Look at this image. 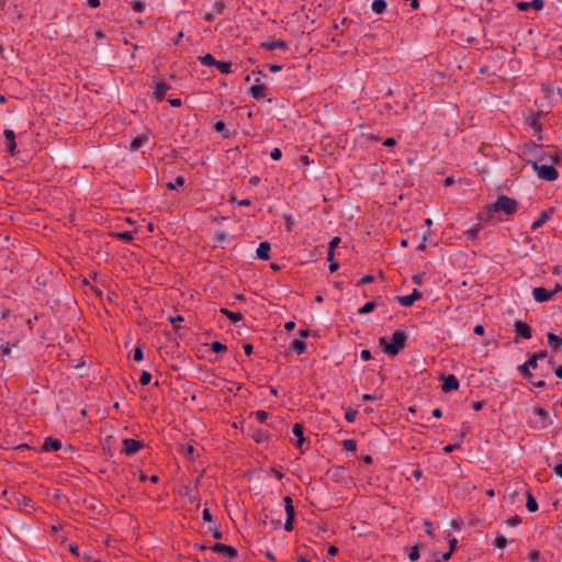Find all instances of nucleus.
<instances>
[{"label":"nucleus","mask_w":562,"mask_h":562,"mask_svg":"<svg viewBox=\"0 0 562 562\" xmlns=\"http://www.w3.org/2000/svg\"><path fill=\"white\" fill-rule=\"evenodd\" d=\"M518 209L517 200L507 195H499L494 203L487 204L476 215L480 221H490L492 214L496 212H504L506 215H513Z\"/></svg>","instance_id":"1"},{"label":"nucleus","mask_w":562,"mask_h":562,"mask_svg":"<svg viewBox=\"0 0 562 562\" xmlns=\"http://www.w3.org/2000/svg\"><path fill=\"white\" fill-rule=\"evenodd\" d=\"M407 336L402 330H396L393 333L391 342L386 341L385 337L380 338V345L384 346V351L390 356H396L400 350L405 347Z\"/></svg>","instance_id":"2"},{"label":"nucleus","mask_w":562,"mask_h":562,"mask_svg":"<svg viewBox=\"0 0 562 562\" xmlns=\"http://www.w3.org/2000/svg\"><path fill=\"white\" fill-rule=\"evenodd\" d=\"M533 171L543 181H554L558 179L559 173L552 165H539L538 161L528 160Z\"/></svg>","instance_id":"3"},{"label":"nucleus","mask_w":562,"mask_h":562,"mask_svg":"<svg viewBox=\"0 0 562 562\" xmlns=\"http://www.w3.org/2000/svg\"><path fill=\"white\" fill-rule=\"evenodd\" d=\"M283 503H284V509L286 513V520L284 524V529L286 531H291V530H293V521H294V516H295V510H294V506L292 503V498L290 496H285V497H283Z\"/></svg>","instance_id":"4"},{"label":"nucleus","mask_w":562,"mask_h":562,"mask_svg":"<svg viewBox=\"0 0 562 562\" xmlns=\"http://www.w3.org/2000/svg\"><path fill=\"white\" fill-rule=\"evenodd\" d=\"M122 451L131 456L139 451L144 447V442L142 440L126 438L122 441Z\"/></svg>","instance_id":"5"},{"label":"nucleus","mask_w":562,"mask_h":562,"mask_svg":"<svg viewBox=\"0 0 562 562\" xmlns=\"http://www.w3.org/2000/svg\"><path fill=\"white\" fill-rule=\"evenodd\" d=\"M346 469L344 467H339V465H333L330 467L327 471H326V476L327 479H329L330 481H334V482H337V483H340L342 481H345L346 479Z\"/></svg>","instance_id":"6"},{"label":"nucleus","mask_w":562,"mask_h":562,"mask_svg":"<svg viewBox=\"0 0 562 562\" xmlns=\"http://www.w3.org/2000/svg\"><path fill=\"white\" fill-rule=\"evenodd\" d=\"M514 329L517 337H521L524 339H530L532 337V330L530 326L520 319L515 321Z\"/></svg>","instance_id":"7"},{"label":"nucleus","mask_w":562,"mask_h":562,"mask_svg":"<svg viewBox=\"0 0 562 562\" xmlns=\"http://www.w3.org/2000/svg\"><path fill=\"white\" fill-rule=\"evenodd\" d=\"M420 297H422V293L417 289H414L412 294L398 295L396 299L402 306L408 307V306H412L414 304V302L419 300Z\"/></svg>","instance_id":"8"},{"label":"nucleus","mask_w":562,"mask_h":562,"mask_svg":"<svg viewBox=\"0 0 562 562\" xmlns=\"http://www.w3.org/2000/svg\"><path fill=\"white\" fill-rule=\"evenodd\" d=\"M555 293L557 290L549 291L544 288H535L532 291L533 299L540 303L550 300Z\"/></svg>","instance_id":"9"},{"label":"nucleus","mask_w":562,"mask_h":562,"mask_svg":"<svg viewBox=\"0 0 562 562\" xmlns=\"http://www.w3.org/2000/svg\"><path fill=\"white\" fill-rule=\"evenodd\" d=\"M211 550L221 554H227L231 559H234L237 557V551L234 547L223 544V543H216L211 547Z\"/></svg>","instance_id":"10"},{"label":"nucleus","mask_w":562,"mask_h":562,"mask_svg":"<svg viewBox=\"0 0 562 562\" xmlns=\"http://www.w3.org/2000/svg\"><path fill=\"white\" fill-rule=\"evenodd\" d=\"M3 135L5 138L7 151L10 153L11 155H14L16 149L14 132L12 130L7 128L3 131Z\"/></svg>","instance_id":"11"},{"label":"nucleus","mask_w":562,"mask_h":562,"mask_svg":"<svg viewBox=\"0 0 562 562\" xmlns=\"http://www.w3.org/2000/svg\"><path fill=\"white\" fill-rule=\"evenodd\" d=\"M248 93L254 98V99H262L266 97V86L260 83V80L257 79L256 80V83L252 85L249 90H248Z\"/></svg>","instance_id":"12"},{"label":"nucleus","mask_w":562,"mask_h":562,"mask_svg":"<svg viewBox=\"0 0 562 562\" xmlns=\"http://www.w3.org/2000/svg\"><path fill=\"white\" fill-rule=\"evenodd\" d=\"M459 385L458 379L453 374H450L443 378L441 389L443 392H451L458 390Z\"/></svg>","instance_id":"13"},{"label":"nucleus","mask_w":562,"mask_h":562,"mask_svg":"<svg viewBox=\"0 0 562 562\" xmlns=\"http://www.w3.org/2000/svg\"><path fill=\"white\" fill-rule=\"evenodd\" d=\"M61 448H63V443L60 440L53 438V437H47L44 440L41 449H42V451H58Z\"/></svg>","instance_id":"14"},{"label":"nucleus","mask_w":562,"mask_h":562,"mask_svg":"<svg viewBox=\"0 0 562 562\" xmlns=\"http://www.w3.org/2000/svg\"><path fill=\"white\" fill-rule=\"evenodd\" d=\"M170 89V87L165 83V82H157L155 85V90H154V98L156 99V101H161L167 91Z\"/></svg>","instance_id":"15"},{"label":"nucleus","mask_w":562,"mask_h":562,"mask_svg":"<svg viewBox=\"0 0 562 562\" xmlns=\"http://www.w3.org/2000/svg\"><path fill=\"white\" fill-rule=\"evenodd\" d=\"M487 221H480L473 225L471 228H469L467 232H465V235H467V238L468 239H474L476 237V235L479 234V232H481L482 229H484L486 227V223Z\"/></svg>","instance_id":"16"},{"label":"nucleus","mask_w":562,"mask_h":562,"mask_svg":"<svg viewBox=\"0 0 562 562\" xmlns=\"http://www.w3.org/2000/svg\"><path fill=\"white\" fill-rule=\"evenodd\" d=\"M270 249L271 246L268 241L260 243L256 251L257 257L262 260L269 259Z\"/></svg>","instance_id":"17"},{"label":"nucleus","mask_w":562,"mask_h":562,"mask_svg":"<svg viewBox=\"0 0 562 562\" xmlns=\"http://www.w3.org/2000/svg\"><path fill=\"white\" fill-rule=\"evenodd\" d=\"M290 350L294 351L297 355H302L306 350V342L303 341L302 339L295 338L292 340L290 345Z\"/></svg>","instance_id":"18"},{"label":"nucleus","mask_w":562,"mask_h":562,"mask_svg":"<svg viewBox=\"0 0 562 562\" xmlns=\"http://www.w3.org/2000/svg\"><path fill=\"white\" fill-rule=\"evenodd\" d=\"M551 213H552V210L541 212L539 217L532 223L531 228L532 229L540 228L548 221Z\"/></svg>","instance_id":"19"},{"label":"nucleus","mask_w":562,"mask_h":562,"mask_svg":"<svg viewBox=\"0 0 562 562\" xmlns=\"http://www.w3.org/2000/svg\"><path fill=\"white\" fill-rule=\"evenodd\" d=\"M261 46L269 50H273L276 48L285 49L288 47V44L284 41L278 40V41H272V42H265L261 44Z\"/></svg>","instance_id":"20"},{"label":"nucleus","mask_w":562,"mask_h":562,"mask_svg":"<svg viewBox=\"0 0 562 562\" xmlns=\"http://www.w3.org/2000/svg\"><path fill=\"white\" fill-rule=\"evenodd\" d=\"M220 313L225 315L233 323H237V322L243 319V315L240 313L232 312V311H229V310H227L225 307H222L220 310Z\"/></svg>","instance_id":"21"},{"label":"nucleus","mask_w":562,"mask_h":562,"mask_svg":"<svg viewBox=\"0 0 562 562\" xmlns=\"http://www.w3.org/2000/svg\"><path fill=\"white\" fill-rule=\"evenodd\" d=\"M386 1L385 0H374L371 4V9L375 14H382L386 10Z\"/></svg>","instance_id":"22"},{"label":"nucleus","mask_w":562,"mask_h":562,"mask_svg":"<svg viewBox=\"0 0 562 562\" xmlns=\"http://www.w3.org/2000/svg\"><path fill=\"white\" fill-rule=\"evenodd\" d=\"M548 342L551 347H553L555 350H558L562 346V338L554 335L553 333H548Z\"/></svg>","instance_id":"23"},{"label":"nucleus","mask_w":562,"mask_h":562,"mask_svg":"<svg viewBox=\"0 0 562 562\" xmlns=\"http://www.w3.org/2000/svg\"><path fill=\"white\" fill-rule=\"evenodd\" d=\"M517 370L519 373L528 381L532 382L533 374L530 370V367H528L525 362L520 366H518Z\"/></svg>","instance_id":"24"},{"label":"nucleus","mask_w":562,"mask_h":562,"mask_svg":"<svg viewBox=\"0 0 562 562\" xmlns=\"http://www.w3.org/2000/svg\"><path fill=\"white\" fill-rule=\"evenodd\" d=\"M526 507L529 512L535 513L538 510V504L532 494L528 491L527 492V503Z\"/></svg>","instance_id":"25"},{"label":"nucleus","mask_w":562,"mask_h":562,"mask_svg":"<svg viewBox=\"0 0 562 562\" xmlns=\"http://www.w3.org/2000/svg\"><path fill=\"white\" fill-rule=\"evenodd\" d=\"M184 177L178 176L172 182L166 184L168 190H177L184 184Z\"/></svg>","instance_id":"26"},{"label":"nucleus","mask_w":562,"mask_h":562,"mask_svg":"<svg viewBox=\"0 0 562 562\" xmlns=\"http://www.w3.org/2000/svg\"><path fill=\"white\" fill-rule=\"evenodd\" d=\"M148 140V137L146 135H140V136H137L135 137L132 143H131V148L133 150H138L142 145Z\"/></svg>","instance_id":"27"},{"label":"nucleus","mask_w":562,"mask_h":562,"mask_svg":"<svg viewBox=\"0 0 562 562\" xmlns=\"http://www.w3.org/2000/svg\"><path fill=\"white\" fill-rule=\"evenodd\" d=\"M340 243V238L338 236L334 237L330 243H329V247H328V251H327V260H330V258L334 257V251H335V248L337 247V245Z\"/></svg>","instance_id":"28"},{"label":"nucleus","mask_w":562,"mask_h":562,"mask_svg":"<svg viewBox=\"0 0 562 562\" xmlns=\"http://www.w3.org/2000/svg\"><path fill=\"white\" fill-rule=\"evenodd\" d=\"M215 66L222 74H229L232 71V64L229 61H216Z\"/></svg>","instance_id":"29"},{"label":"nucleus","mask_w":562,"mask_h":562,"mask_svg":"<svg viewBox=\"0 0 562 562\" xmlns=\"http://www.w3.org/2000/svg\"><path fill=\"white\" fill-rule=\"evenodd\" d=\"M210 348L215 353L225 352L227 350V347L224 344L216 340L211 342Z\"/></svg>","instance_id":"30"},{"label":"nucleus","mask_w":562,"mask_h":562,"mask_svg":"<svg viewBox=\"0 0 562 562\" xmlns=\"http://www.w3.org/2000/svg\"><path fill=\"white\" fill-rule=\"evenodd\" d=\"M342 448L346 451L355 452L357 450V442L353 439H346L342 441Z\"/></svg>","instance_id":"31"},{"label":"nucleus","mask_w":562,"mask_h":562,"mask_svg":"<svg viewBox=\"0 0 562 562\" xmlns=\"http://www.w3.org/2000/svg\"><path fill=\"white\" fill-rule=\"evenodd\" d=\"M199 60L201 61V64H203L205 66H215V64H216L215 58L211 54H205L203 56H200Z\"/></svg>","instance_id":"32"},{"label":"nucleus","mask_w":562,"mask_h":562,"mask_svg":"<svg viewBox=\"0 0 562 562\" xmlns=\"http://www.w3.org/2000/svg\"><path fill=\"white\" fill-rule=\"evenodd\" d=\"M375 306H376L375 302L374 301H370V302L366 303L363 306H361L358 310V313L359 314L370 313V312H372L375 308Z\"/></svg>","instance_id":"33"},{"label":"nucleus","mask_w":562,"mask_h":562,"mask_svg":"<svg viewBox=\"0 0 562 562\" xmlns=\"http://www.w3.org/2000/svg\"><path fill=\"white\" fill-rule=\"evenodd\" d=\"M494 546L498 549H504L507 546V540L503 535H497L494 539Z\"/></svg>","instance_id":"34"},{"label":"nucleus","mask_w":562,"mask_h":562,"mask_svg":"<svg viewBox=\"0 0 562 562\" xmlns=\"http://www.w3.org/2000/svg\"><path fill=\"white\" fill-rule=\"evenodd\" d=\"M224 9H225V3H224V1H223V0H216V1H215V3H214V5H213L212 11H213L216 15H218V14H222V13H223Z\"/></svg>","instance_id":"35"},{"label":"nucleus","mask_w":562,"mask_h":562,"mask_svg":"<svg viewBox=\"0 0 562 562\" xmlns=\"http://www.w3.org/2000/svg\"><path fill=\"white\" fill-rule=\"evenodd\" d=\"M143 358H144L143 347L142 346H137L134 349L133 360L136 361V362H139V361L143 360Z\"/></svg>","instance_id":"36"},{"label":"nucleus","mask_w":562,"mask_h":562,"mask_svg":"<svg viewBox=\"0 0 562 562\" xmlns=\"http://www.w3.org/2000/svg\"><path fill=\"white\" fill-rule=\"evenodd\" d=\"M115 237L121 239V240H124V241H131L133 240V234L131 232H121V233H116L115 234Z\"/></svg>","instance_id":"37"},{"label":"nucleus","mask_w":562,"mask_h":562,"mask_svg":"<svg viewBox=\"0 0 562 562\" xmlns=\"http://www.w3.org/2000/svg\"><path fill=\"white\" fill-rule=\"evenodd\" d=\"M254 415H255L256 419H257L259 423H265V422L268 419V416H269V415H268V413H267L266 411H261V409L256 411V412L254 413Z\"/></svg>","instance_id":"38"},{"label":"nucleus","mask_w":562,"mask_h":562,"mask_svg":"<svg viewBox=\"0 0 562 562\" xmlns=\"http://www.w3.org/2000/svg\"><path fill=\"white\" fill-rule=\"evenodd\" d=\"M357 414H358V412H357L356 409H351V408H349V409L345 413V419H346L348 423H353V422L356 420Z\"/></svg>","instance_id":"39"},{"label":"nucleus","mask_w":562,"mask_h":562,"mask_svg":"<svg viewBox=\"0 0 562 562\" xmlns=\"http://www.w3.org/2000/svg\"><path fill=\"white\" fill-rule=\"evenodd\" d=\"M151 374L148 371H143L139 376V383L142 385H147L150 382Z\"/></svg>","instance_id":"40"},{"label":"nucleus","mask_w":562,"mask_h":562,"mask_svg":"<svg viewBox=\"0 0 562 562\" xmlns=\"http://www.w3.org/2000/svg\"><path fill=\"white\" fill-rule=\"evenodd\" d=\"M293 435L297 438H304L303 436V426L301 424H294L292 428Z\"/></svg>","instance_id":"41"},{"label":"nucleus","mask_w":562,"mask_h":562,"mask_svg":"<svg viewBox=\"0 0 562 562\" xmlns=\"http://www.w3.org/2000/svg\"><path fill=\"white\" fill-rule=\"evenodd\" d=\"M132 8H133V10H134L135 12H139V13H140V12H143V11H144V9H145V4H144V2H142L140 0H134V1L132 2Z\"/></svg>","instance_id":"42"},{"label":"nucleus","mask_w":562,"mask_h":562,"mask_svg":"<svg viewBox=\"0 0 562 562\" xmlns=\"http://www.w3.org/2000/svg\"><path fill=\"white\" fill-rule=\"evenodd\" d=\"M521 522V519L519 516H513L506 520V525L509 527H516Z\"/></svg>","instance_id":"43"},{"label":"nucleus","mask_w":562,"mask_h":562,"mask_svg":"<svg viewBox=\"0 0 562 562\" xmlns=\"http://www.w3.org/2000/svg\"><path fill=\"white\" fill-rule=\"evenodd\" d=\"M409 561L415 562L419 558V550L417 546H414L408 554Z\"/></svg>","instance_id":"44"},{"label":"nucleus","mask_w":562,"mask_h":562,"mask_svg":"<svg viewBox=\"0 0 562 562\" xmlns=\"http://www.w3.org/2000/svg\"><path fill=\"white\" fill-rule=\"evenodd\" d=\"M229 202L237 203L240 206H248L251 203L249 199L237 200L236 196H234V195L231 196Z\"/></svg>","instance_id":"45"},{"label":"nucleus","mask_w":562,"mask_h":562,"mask_svg":"<svg viewBox=\"0 0 562 562\" xmlns=\"http://www.w3.org/2000/svg\"><path fill=\"white\" fill-rule=\"evenodd\" d=\"M535 413L540 417L541 420H544L548 417L547 411L541 406H536Z\"/></svg>","instance_id":"46"},{"label":"nucleus","mask_w":562,"mask_h":562,"mask_svg":"<svg viewBox=\"0 0 562 562\" xmlns=\"http://www.w3.org/2000/svg\"><path fill=\"white\" fill-rule=\"evenodd\" d=\"M528 559L530 560V562H539L540 552L538 550H531L528 554Z\"/></svg>","instance_id":"47"},{"label":"nucleus","mask_w":562,"mask_h":562,"mask_svg":"<svg viewBox=\"0 0 562 562\" xmlns=\"http://www.w3.org/2000/svg\"><path fill=\"white\" fill-rule=\"evenodd\" d=\"M530 5H531V9H533L536 11H540L544 5V1L543 0H532V1H530Z\"/></svg>","instance_id":"48"},{"label":"nucleus","mask_w":562,"mask_h":562,"mask_svg":"<svg viewBox=\"0 0 562 562\" xmlns=\"http://www.w3.org/2000/svg\"><path fill=\"white\" fill-rule=\"evenodd\" d=\"M525 363L530 367V369H537L538 367V360H536V357L532 355L529 356V358L525 361Z\"/></svg>","instance_id":"49"},{"label":"nucleus","mask_w":562,"mask_h":562,"mask_svg":"<svg viewBox=\"0 0 562 562\" xmlns=\"http://www.w3.org/2000/svg\"><path fill=\"white\" fill-rule=\"evenodd\" d=\"M450 558H451V551H448V552H446L443 554H440V557L435 554V560L437 562H445V561H448Z\"/></svg>","instance_id":"50"},{"label":"nucleus","mask_w":562,"mask_h":562,"mask_svg":"<svg viewBox=\"0 0 562 562\" xmlns=\"http://www.w3.org/2000/svg\"><path fill=\"white\" fill-rule=\"evenodd\" d=\"M283 217H284V220L286 222V231L291 232L292 231V226L294 224V221H293L292 216L290 214H284Z\"/></svg>","instance_id":"51"},{"label":"nucleus","mask_w":562,"mask_h":562,"mask_svg":"<svg viewBox=\"0 0 562 562\" xmlns=\"http://www.w3.org/2000/svg\"><path fill=\"white\" fill-rule=\"evenodd\" d=\"M282 156V153H281V149L276 147L272 149V151L270 153V157L271 159L273 160H279Z\"/></svg>","instance_id":"52"},{"label":"nucleus","mask_w":562,"mask_h":562,"mask_svg":"<svg viewBox=\"0 0 562 562\" xmlns=\"http://www.w3.org/2000/svg\"><path fill=\"white\" fill-rule=\"evenodd\" d=\"M182 451L183 453L189 457V458H193V452H194V448L193 446L191 445H187L182 448Z\"/></svg>","instance_id":"53"},{"label":"nucleus","mask_w":562,"mask_h":562,"mask_svg":"<svg viewBox=\"0 0 562 562\" xmlns=\"http://www.w3.org/2000/svg\"><path fill=\"white\" fill-rule=\"evenodd\" d=\"M329 262L328 265V269L330 272H335L336 270H338L339 268V265L337 261L334 260V257L330 258V260H327Z\"/></svg>","instance_id":"54"},{"label":"nucleus","mask_w":562,"mask_h":562,"mask_svg":"<svg viewBox=\"0 0 562 562\" xmlns=\"http://www.w3.org/2000/svg\"><path fill=\"white\" fill-rule=\"evenodd\" d=\"M516 8H517L519 11H526V10L530 9V8H531V5H530V2L521 1V2H518V3L516 4Z\"/></svg>","instance_id":"55"},{"label":"nucleus","mask_w":562,"mask_h":562,"mask_svg":"<svg viewBox=\"0 0 562 562\" xmlns=\"http://www.w3.org/2000/svg\"><path fill=\"white\" fill-rule=\"evenodd\" d=\"M11 352V346L10 344H4L1 346V349H0V355L3 357V356H8L9 353Z\"/></svg>","instance_id":"56"},{"label":"nucleus","mask_w":562,"mask_h":562,"mask_svg":"<svg viewBox=\"0 0 562 562\" xmlns=\"http://www.w3.org/2000/svg\"><path fill=\"white\" fill-rule=\"evenodd\" d=\"M202 517L204 521L211 522L212 521V515L209 508H204L202 512Z\"/></svg>","instance_id":"57"},{"label":"nucleus","mask_w":562,"mask_h":562,"mask_svg":"<svg viewBox=\"0 0 562 562\" xmlns=\"http://www.w3.org/2000/svg\"><path fill=\"white\" fill-rule=\"evenodd\" d=\"M373 281V277L371 274H367L364 277H362L359 281H358V285L360 284H366V283H370Z\"/></svg>","instance_id":"58"},{"label":"nucleus","mask_w":562,"mask_h":562,"mask_svg":"<svg viewBox=\"0 0 562 562\" xmlns=\"http://www.w3.org/2000/svg\"><path fill=\"white\" fill-rule=\"evenodd\" d=\"M360 358H361L362 360H364V361L370 360V359H371V352H370V350H368V349H363V350H361V352H360Z\"/></svg>","instance_id":"59"},{"label":"nucleus","mask_w":562,"mask_h":562,"mask_svg":"<svg viewBox=\"0 0 562 562\" xmlns=\"http://www.w3.org/2000/svg\"><path fill=\"white\" fill-rule=\"evenodd\" d=\"M210 531L212 532V536L215 539H221L222 538V532H221V530L217 527H211Z\"/></svg>","instance_id":"60"},{"label":"nucleus","mask_w":562,"mask_h":562,"mask_svg":"<svg viewBox=\"0 0 562 562\" xmlns=\"http://www.w3.org/2000/svg\"><path fill=\"white\" fill-rule=\"evenodd\" d=\"M459 447H460V443L447 445L443 447V451L446 453H450L451 451H453L454 449H457Z\"/></svg>","instance_id":"61"},{"label":"nucleus","mask_w":562,"mask_h":562,"mask_svg":"<svg viewBox=\"0 0 562 562\" xmlns=\"http://www.w3.org/2000/svg\"><path fill=\"white\" fill-rule=\"evenodd\" d=\"M424 525H425V528H426V529H425L426 533H427L428 536L432 537V535H434V533H432V525H431V522H430V521H428V520H426V521L424 522Z\"/></svg>","instance_id":"62"},{"label":"nucleus","mask_w":562,"mask_h":562,"mask_svg":"<svg viewBox=\"0 0 562 562\" xmlns=\"http://www.w3.org/2000/svg\"><path fill=\"white\" fill-rule=\"evenodd\" d=\"M553 472L557 476L562 479V462L554 465Z\"/></svg>","instance_id":"63"},{"label":"nucleus","mask_w":562,"mask_h":562,"mask_svg":"<svg viewBox=\"0 0 562 562\" xmlns=\"http://www.w3.org/2000/svg\"><path fill=\"white\" fill-rule=\"evenodd\" d=\"M484 326L479 324L473 328L474 334L482 336L484 334Z\"/></svg>","instance_id":"64"}]
</instances>
